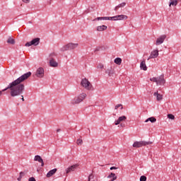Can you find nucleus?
<instances>
[{"mask_svg":"<svg viewBox=\"0 0 181 181\" xmlns=\"http://www.w3.org/2000/svg\"><path fill=\"white\" fill-rule=\"evenodd\" d=\"M32 76V72H27L17 79L10 83L8 86L3 89L2 91H0V97L2 95L3 91H6V90H10V95L12 97H18V95H22L23 94V91H25V84H23V81L25 80H28Z\"/></svg>","mask_w":181,"mask_h":181,"instance_id":"f257e3e1","label":"nucleus"},{"mask_svg":"<svg viewBox=\"0 0 181 181\" xmlns=\"http://www.w3.org/2000/svg\"><path fill=\"white\" fill-rule=\"evenodd\" d=\"M124 19H128V16L118 15L113 17H98L94 21H124Z\"/></svg>","mask_w":181,"mask_h":181,"instance_id":"f03ea898","label":"nucleus"},{"mask_svg":"<svg viewBox=\"0 0 181 181\" xmlns=\"http://www.w3.org/2000/svg\"><path fill=\"white\" fill-rule=\"evenodd\" d=\"M87 97L86 93H82L79 95L76 96L74 99L71 100V104L72 105H76V104H80V103H83L86 98Z\"/></svg>","mask_w":181,"mask_h":181,"instance_id":"7ed1b4c3","label":"nucleus"},{"mask_svg":"<svg viewBox=\"0 0 181 181\" xmlns=\"http://www.w3.org/2000/svg\"><path fill=\"white\" fill-rule=\"evenodd\" d=\"M150 81H153V83H156V86H164L165 83H166V80H165V75H160L158 77L151 78Z\"/></svg>","mask_w":181,"mask_h":181,"instance_id":"20e7f679","label":"nucleus"},{"mask_svg":"<svg viewBox=\"0 0 181 181\" xmlns=\"http://www.w3.org/2000/svg\"><path fill=\"white\" fill-rule=\"evenodd\" d=\"M57 59V54L52 52L49 56V62L50 67H57L59 66V63L56 61Z\"/></svg>","mask_w":181,"mask_h":181,"instance_id":"39448f33","label":"nucleus"},{"mask_svg":"<svg viewBox=\"0 0 181 181\" xmlns=\"http://www.w3.org/2000/svg\"><path fill=\"white\" fill-rule=\"evenodd\" d=\"M81 87H83L86 90H88V91H91L93 90V85L91 83H90V81L88 79L84 78L81 81Z\"/></svg>","mask_w":181,"mask_h":181,"instance_id":"423d86ee","label":"nucleus"},{"mask_svg":"<svg viewBox=\"0 0 181 181\" xmlns=\"http://www.w3.org/2000/svg\"><path fill=\"white\" fill-rule=\"evenodd\" d=\"M77 47H78V43L70 42V43L64 45L62 48V52H66L67 50H74V49H77Z\"/></svg>","mask_w":181,"mask_h":181,"instance_id":"0eeeda50","label":"nucleus"},{"mask_svg":"<svg viewBox=\"0 0 181 181\" xmlns=\"http://www.w3.org/2000/svg\"><path fill=\"white\" fill-rule=\"evenodd\" d=\"M152 142L151 141H135L132 146L133 148H142V146H146V145H151Z\"/></svg>","mask_w":181,"mask_h":181,"instance_id":"6e6552de","label":"nucleus"},{"mask_svg":"<svg viewBox=\"0 0 181 181\" xmlns=\"http://www.w3.org/2000/svg\"><path fill=\"white\" fill-rule=\"evenodd\" d=\"M40 43V38L36 37L33 39L30 42L25 43V47H30V46H37Z\"/></svg>","mask_w":181,"mask_h":181,"instance_id":"1a4fd4ad","label":"nucleus"},{"mask_svg":"<svg viewBox=\"0 0 181 181\" xmlns=\"http://www.w3.org/2000/svg\"><path fill=\"white\" fill-rule=\"evenodd\" d=\"M35 76L38 78H43L45 77V69H43V67H39L38 69H37L35 73Z\"/></svg>","mask_w":181,"mask_h":181,"instance_id":"9d476101","label":"nucleus"},{"mask_svg":"<svg viewBox=\"0 0 181 181\" xmlns=\"http://www.w3.org/2000/svg\"><path fill=\"white\" fill-rule=\"evenodd\" d=\"M165 39H166V35H160L158 38H157L156 45V46H159L160 45H162L165 42Z\"/></svg>","mask_w":181,"mask_h":181,"instance_id":"9b49d317","label":"nucleus"},{"mask_svg":"<svg viewBox=\"0 0 181 181\" xmlns=\"http://www.w3.org/2000/svg\"><path fill=\"white\" fill-rule=\"evenodd\" d=\"M159 56V51L158 49H153L148 57L147 60H150V59H156Z\"/></svg>","mask_w":181,"mask_h":181,"instance_id":"f8f14e48","label":"nucleus"},{"mask_svg":"<svg viewBox=\"0 0 181 181\" xmlns=\"http://www.w3.org/2000/svg\"><path fill=\"white\" fill-rule=\"evenodd\" d=\"M77 168H78V165L77 164L71 165L70 167L66 169V174L71 173V172H74V170H76Z\"/></svg>","mask_w":181,"mask_h":181,"instance_id":"ddd939ff","label":"nucleus"},{"mask_svg":"<svg viewBox=\"0 0 181 181\" xmlns=\"http://www.w3.org/2000/svg\"><path fill=\"white\" fill-rule=\"evenodd\" d=\"M105 73L106 74H108L109 77H114L115 74V70H114L112 67H110L105 71Z\"/></svg>","mask_w":181,"mask_h":181,"instance_id":"4468645a","label":"nucleus"},{"mask_svg":"<svg viewBox=\"0 0 181 181\" xmlns=\"http://www.w3.org/2000/svg\"><path fill=\"white\" fill-rule=\"evenodd\" d=\"M124 121H127V117L121 116L115 121V125H119V124H121V122H124Z\"/></svg>","mask_w":181,"mask_h":181,"instance_id":"2eb2a0df","label":"nucleus"},{"mask_svg":"<svg viewBox=\"0 0 181 181\" xmlns=\"http://www.w3.org/2000/svg\"><path fill=\"white\" fill-rule=\"evenodd\" d=\"M34 160H35L36 162H39V163H41L42 167L45 166V163L43 162V159L42 158V157H40V156H35L34 158Z\"/></svg>","mask_w":181,"mask_h":181,"instance_id":"dca6fc26","label":"nucleus"},{"mask_svg":"<svg viewBox=\"0 0 181 181\" xmlns=\"http://www.w3.org/2000/svg\"><path fill=\"white\" fill-rule=\"evenodd\" d=\"M57 172V168H54L52 170H50L47 173L46 177H52V176H53V175H54V173H56Z\"/></svg>","mask_w":181,"mask_h":181,"instance_id":"f3484780","label":"nucleus"},{"mask_svg":"<svg viewBox=\"0 0 181 181\" xmlns=\"http://www.w3.org/2000/svg\"><path fill=\"white\" fill-rule=\"evenodd\" d=\"M140 69L141 70H144V71H146V70H148V67L146 66V63L145 62V60L141 61L140 64Z\"/></svg>","mask_w":181,"mask_h":181,"instance_id":"a211bd4d","label":"nucleus"},{"mask_svg":"<svg viewBox=\"0 0 181 181\" xmlns=\"http://www.w3.org/2000/svg\"><path fill=\"white\" fill-rule=\"evenodd\" d=\"M154 97H156L157 101H161L163 98V95H160L159 92L156 91L153 93Z\"/></svg>","mask_w":181,"mask_h":181,"instance_id":"6ab92c4d","label":"nucleus"},{"mask_svg":"<svg viewBox=\"0 0 181 181\" xmlns=\"http://www.w3.org/2000/svg\"><path fill=\"white\" fill-rule=\"evenodd\" d=\"M98 32H103V30H107V26L105 25H99L97 27Z\"/></svg>","mask_w":181,"mask_h":181,"instance_id":"aec40b11","label":"nucleus"},{"mask_svg":"<svg viewBox=\"0 0 181 181\" xmlns=\"http://www.w3.org/2000/svg\"><path fill=\"white\" fill-rule=\"evenodd\" d=\"M107 177L109 179H111L112 177V179L110 181L117 180V175H115V173H111L110 175L107 176Z\"/></svg>","mask_w":181,"mask_h":181,"instance_id":"412c9836","label":"nucleus"},{"mask_svg":"<svg viewBox=\"0 0 181 181\" xmlns=\"http://www.w3.org/2000/svg\"><path fill=\"white\" fill-rule=\"evenodd\" d=\"M125 5H127V3H125V2H123L120 4H119L118 6H117L115 8V11H118V9H119V8H124V6H125Z\"/></svg>","mask_w":181,"mask_h":181,"instance_id":"4be33fe9","label":"nucleus"},{"mask_svg":"<svg viewBox=\"0 0 181 181\" xmlns=\"http://www.w3.org/2000/svg\"><path fill=\"white\" fill-rule=\"evenodd\" d=\"M88 181H98L93 174L89 175Z\"/></svg>","mask_w":181,"mask_h":181,"instance_id":"5701e85b","label":"nucleus"},{"mask_svg":"<svg viewBox=\"0 0 181 181\" xmlns=\"http://www.w3.org/2000/svg\"><path fill=\"white\" fill-rule=\"evenodd\" d=\"M114 62L116 64H118L119 66L121 64V63H122V59L119 57H117V58L115 59Z\"/></svg>","mask_w":181,"mask_h":181,"instance_id":"b1692460","label":"nucleus"},{"mask_svg":"<svg viewBox=\"0 0 181 181\" xmlns=\"http://www.w3.org/2000/svg\"><path fill=\"white\" fill-rule=\"evenodd\" d=\"M149 121L153 123L156 121V118H155L154 117H149L145 121V122H149Z\"/></svg>","mask_w":181,"mask_h":181,"instance_id":"393cba45","label":"nucleus"},{"mask_svg":"<svg viewBox=\"0 0 181 181\" xmlns=\"http://www.w3.org/2000/svg\"><path fill=\"white\" fill-rule=\"evenodd\" d=\"M7 43H8L9 45H15V40L9 37L8 39L7 40Z\"/></svg>","mask_w":181,"mask_h":181,"instance_id":"a878e982","label":"nucleus"},{"mask_svg":"<svg viewBox=\"0 0 181 181\" xmlns=\"http://www.w3.org/2000/svg\"><path fill=\"white\" fill-rule=\"evenodd\" d=\"M172 5H173V6H176V5H177V0H173V1H171V2L170 3L169 6H172Z\"/></svg>","mask_w":181,"mask_h":181,"instance_id":"bb28decb","label":"nucleus"},{"mask_svg":"<svg viewBox=\"0 0 181 181\" xmlns=\"http://www.w3.org/2000/svg\"><path fill=\"white\" fill-rule=\"evenodd\" d=\"M76 144H77V145H83V139H77Z\"/></svg>","mask_w":181,"mask_h":181,"instance_id":"cd10ccee","label":"nucleus"},{"mask_svg":"<svg viewBox=\"0 0 181 181\" xmlns=\"http://www.w3.org/2000/svg\"><path fill=\"white\" fill-rule=\"evenodd\" d=\"M168 118H169V119H175V115H173L172 114H168Z\"/></svg>","mask_w":181,"mask_h":181,"instance_id":"c85d7f7f","label":"nucleus"},{"mask_svg":"<svg viewBox=\"0 0 181 181\" xmlns=\"http://www.w3.org/2000/svg\"><path fill=\"white\" fill-rule=\"evenodd\" d=\"M26 173H28V171L21 172L19 176L21 177H23V176H25V175H26Z\"/></svg>","mask_w":181,"mask_h":181,"instance_id":"c756f323","label":"nucleus"},{"mask_svg":"<svg viewBox=\"0 0 181 181\" xmlns=\"http://www.w3.org/2000/svg\"><path fill=\"white\" fill-rule=\"evenodd\" d=\"M140 181H146V176H145V175L141 176Z\"/></svg>","mask_w":181,"mask_h":181,"instance_id":"7c9ffc66","label":"nucleus"},{"mask_svg":"<svg viewBox=\"0 0 181 181\" xmlns=\"http://www.w3.org/2000/svg\"><path fill=\"white\" fill-rule=\"evenodd\" d=\"M119 107H121V110H122V104H118L115 107V110H118V108H119Z\"/></svg>","mask_w":181,"mask_h":181,"instance_id":"2f4dec72","label":"nucleus"},{"mask_svg":"<svg viewBox=\"0 0 181 181\" xmlns=\"http://www.w3.org/2000/svg\"><path fill=\"white\" fill-rule=\"evenodd\" d=\"M97 69H104V64H99L97 66Z\"/></svg>","mask_w":181,"mask_h":181,"instance_id":"473e14b6","label":"nucleus"},{"mask_svg":"<svg viewBox=\"0 0 181 181\" xmlns=\"http://www.w3.org/2000/svg\"><path fill=\"white\" fill-rule=\"evenodd\" d=\"M28 181H36V179H35L33 177H31L28 179Z\"/></svg>","mask_w":181,"mask_h":181,"instance_id":"72a5a7b5","label":"nucleus"},{"mask_svg":"<svg viewBox=\"0 0 181 181\" xmlns=\"http://www.w3.org/2000/svg\"><path fill=\"white\" fill-rule=\"evenodd\" d=\"M24 4H29L30 2V0H22Z\"/></svg>","mask_w":181,"mask_h":181,"instance_id":"f704fd0d","label":"nucleus"},{"mask_svg":"<svg viewBox=\"0 0 181 181\" xmlns=\"http://www.w3.org/2000/svg\"><path fill=\"white\" fill-rule=\"evenodd\" d=\"M117 169H118V168H117V167H111L110 168V170H115Z\"/></svg>","mask_w":181,"mask_h":181,"instance_id":"c9c22d12","label":"nucleus"},{"mask_svg":"<svg viewBox=\"0 0 181 181\" xmlns=\"http://www.w3.org/2000/svg\"><path fill=\"white\" fill-rule=\"evenodd\" d=\"M120 127H122V128H125V124L120 123Z\"/></svg>","mask_w":181,"mask_h":181,"instance_id":"e433bc0d","label":"nucleus"},{"mask_svg":"<svg viewBox=\"0 0 181 181\" xmlns=\"http://www.w3.org/2000/svg\"><path fill=\"white\" fill-rule=\"evenodd\" d=\"M18 181H21V180H22V177H20V175H19V177H18V179H17Z\"/></svg>","mask_w":181,"mask_h":181,"instance_id":"4c0bfd02","label":"nucleus"},{"mask_svg":"<svg viewBox=\"0 0 181 181\" xmlns=\"http://www.w3.org/2000/svg\"><path fill=\"white\" fill-rule=\"evenodd\" d=\"M21 100L22 101H25V98H23V95H21Z\"/></svg>","mask_w":181,"mask_h":181,"instance_id":"58836bf2","label":"nucleus"},{"mask_svg":"<svg viewBox=\"0 0 181 181\" xmlns=\"http://www.w3.org/2000/svg\"><path fill=\"white\" fill-rule=\"evenodd\" d=\"M57 132H60V129H57Z\"/></svg>","mask_w":181,"mask_h":181,"instance_id":"ea45409f","label":"nucleus"}]
</instances>
